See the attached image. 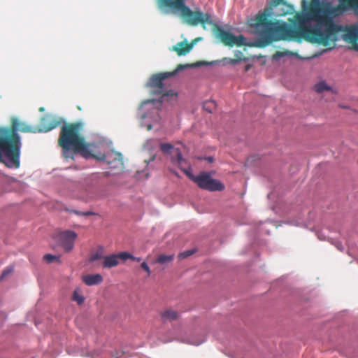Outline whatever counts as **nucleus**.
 Segmentation results:
<instances>
[{"mask_svg": "<svg viewBox=\"0 0 358 358\" xmlns=\"http://www.w3.org/2000/svg\"><path fill=\"white\" fill-rule=\"evenodd\" d=\"M131 259L133 260V261H136V262H140L141 260V257H134V256H133L131 255Z\"/></svg>", "mask_w": 358, "mask_h": 358, "instance_id": "33", "label": "nucleus"}, {"mask_svg": "<svg viewBox=\"0 0 358 358\" xmlns=\"http://www.w3.org/2000/svg\"><path fill=\"white\" fill-rule=\"evenodd\" d=\"M64 122L62 117L51 114H46L41 118L38 126H36L37 133L48 132Z\"/></svg>", "mask_w": 358, "mask_h": 358, "instance_id": "7", "label": "nucleus"}, {"mask_svg": "<svg viewBox=\"0 0 358 358\" xmlns=\"http://www.w3.org/2000/svg\"><path fill=\"white\" fill-rule=\"evenodd\" d=\"M119 352H115V358H118L120 356H119Z\"/></svg>", "mask_w": 358, "mask_h": 358, "instance_id": "37", "label": "nucleus"}, {"mask_svg": "<svg viewBox=\"0 0 358 358\" xmlns=\"http://www.w3.org/2000/svg\"><path fill=\"white\" fill-rule=\"evenodd\" d=\"M141 267L147 273V276L150 275L151 271L150 267L148 266V264L145 262L141 263Z\"/></svg>", "mask_w": 358, "mask_h": 358, "instance_id": "28", "label": "nucleus"}, {"mask_svg": "<svg viewBox=\"0 0 358 358\" xmlns=\"http://www.w3.org/2000/svg\"><path fill=\"white\" fill-rule=\"evenodd\" d=\"M206 160L210 162V163H212L213 162V157H208L206 158Z\"/></svg>", "mask_w": 358, "mask_h": 358, "instance_id": "35", "label": "nucleus"}, {"mask_svg": "<svg viewBox=\"0 0 358 358\" xmlns=\"http://www.w3.org/2000/svg\"><path fill=\"white\" fill-rule=\"evenodd\" d=\"M155 156H153V157H152V160H154V159H155Z\"/></svg>", "mask_w": 358, "mask_h": 358, "instance_id": "43", "label": "nucleus"}, {"mask_svg": "<svg viewBox=\"0 0 358 358\" xmlns=\"http://www.w3.org/2000/svg\"><path fill=\"white\" fill-rule=\"evenodd\" d=\"M194 250H186V251H184L182 252L179 253L178 257L180 259H183L185 258H187V257L191 256L192 255L194 254Z\"/></svg>", "mask_w": 358, "mask_h": 358, "instance_id": "26", "label": "nucleus"}, {"mask_svg": "<svg viewBox=\"0 0 358 358\" xmlns=\"http://www.w3.org/2000/svg\"><path fill=\"white\" fill-rule=\"evenodd\" d=\"M194 66H199V64H195V65H194Z\"/></svg>", "mask_w": 358, "mask_h": 358, "instance_id": "42", "label": "nucleus"}, {"mask_svg": "<svg viewBox=\"0 0 358 358\" xmlns=\"http://www.w3.org/2000/svg\"><path fill=\"white\" fill-rule=\"evenodd\" d=\"M287 55H292L298 58H301L296 52H294L292 51L289 50H285V51H277L273 56V59H279L280 58L287 56Z\"/></svg>", "mask_w": 358, "mask_h": 358, "instance_id": "19", "label": "nucleus"}, {"mask_svg": "<svg viewBox=\"0 0 358 358\" xmlns=\"http://www.w3.org/2000/svg\"><path fill=\"white\" fill-rule=\"evenodd\" d=\"M83 282L87 286L96 285L101 283L103 280L101 275L96 274H87L82 277Z\"/></svg>", "mask_w": 358, "mask_h": 358, "instance_id": "14", "label": "nucleus"}, {"mask_svg": "<svg viewBox=\"0 0 358 358\" xmlns=\"http://www.w3.org/2000/svg\"><path fill=\"white\" fill-rule=\"evenodd\" d=\"M58 139V144L61 148L73 146L74 151H78L85 158L92 155L89 149L90 145L86 143L83 136L80 135L82 123H63Z\"/></svg>", "mask_w": 358, "mask_h": 358, "instance_id": "4", "label": "nucleus"}, {"mask_svg": "<svg viewBox=\"0 0 358 358\" xmlns=\"http://www.w3.org/2000/svg\"><path fill=\"white\" fill-rule=\"evenodd\" d=\"M77 238V234L71 230L62 231L59 234V241L60 245L66 252H70L74 246L75 241Z\"/></svg>", "mask_w": 358, "mask_h": 358, "instance_id": "10", "label": "nucleus"}, {"mask_svg": "<svg viewBox=\"0 0 358 358\" xmlns=\"http://www.w3.org/2000/svg\"><path fill=\"white\" fill-rule=\"evenodd\" d=\"M44 260L46 261L47 263H52L53 262H60V256L59 255H53L51 254H46L43 256Z\"/></svg>", "mask_w": 358, "mask_h": 358, "instance_id": "24", "label": "nucleus"}, {"mask_svg": "<svg viewBox=\"0 0 358 358\" xmlns=\"http://www.w3.org/2000/svg\"><path fill=\"white\" fill-rule=\"evenodd\" d=\"M155 102H157V103H159V101H155V100H148L144 102L145 104H147V103H152V104H154Z\"/></svg>", "mask_w": 358, "mask_h": 358, "instance_id": "32", "label": "nucleus"}, {"mask_svg": "<svg viewBox=\"0 0 358 358\" xmlns=\"http://www.w3.org/2000/svg\"><path fill=\"white\" fill-rule=\"evenodd\" d=\"M119 264L118 256L117 255H111L104 257L103 262V268H112Z\"/></svg>", "mask_w": 358, "mask_h": 358, "instance_id": "15", "label": "nucleus"}, {"mask_svg": "<svg viewBox=\"0 0 358 358\" xmlns=\"http://www.w3.org/2000/svg\"><path fill=\"white\" fill-rule=\"evenodd\" d=\"M162 320L164 322H172L179 318L180 314L178 311L172 308H166L159 313Z\"/></svg>", "mask_w": 358, "mask_h": 358, "instance_id": "13", "label": "nucleus"}, {"mask_svg": "<svg viewBox=\"0 0 358 358\" xmlns=\"http://www.w3.org/2000/svg\"><path fill=\"white\" fill-rule=\"evenodd\" d=\"M250 65L246 66V67H245V71H248V70H249V69H250Z\"/></svg>", "mask_w": 358, "mask_h": 358, "instance_id": "38", "label": "nucleus"}, {"mask_svg": "<svg viewBox=\"0 0 358 358\" xmlns=\"http://www.w3.org/2000/svg\"><path fill=\"white\" fill-rule=\"evenodd\" d=\"M13 271V268H7L6 269H5L1 277H0V279L2 280L3 278H5L8 275H9L10 273H11Z\"/></svg>", "mask_w": 358, "mask_h": 358, "instance_id": "29", "label": "nucleus"}, {"mask_svg": "<svg viewBox=\"0 0 358 358\" xmlns=\"http://www.w3.org/2000/svg\"><path fill=\"white\" fill-rule=\"evenodd\" d=\"M235 56H236V58H234V59L225 58L224 59H228L229 60L228 63L231 64H236L239 63L241 61L246 60V58L243 56V53L241 51H236L235 52Z\"/></svg>", "mask_w": 358, "mask_h": 358, "instance_id": "22", "label": "nucleus"}, {"mask_svg": "<svg viewBox=\"0 0 358 358\" xmlns=\"http://www.w3.org/2000/svg\"><path fill=\"white\" fill-rule=\"evenodd\" d=\"M147 116L145 115H143L142 117L143 118H145Z\"/></svg>", "mask_w": 358, "mask_h": 358, "instance_id": "41", "label": "nucleus"}, {"mask_svg": "<svg viewBox=\"0 0 358 358\" xmlns=\"http://www.w3.org/2000/svg\"><path fill=\"white\" fill-rule=\"evenodd\" d=\"M216 104L214 101H206L203 103V108L205 110L212 113Z\"/></svg>", "mask_w": 358, "mask_h": 358, "instance_id": "25", "label": "nucleus"}, {"mask_svg": "<svg viewBox=\"0 0 358 358\" xmlns=\"http://www.w3.org/2000/svg\"><path fill=\"white\" fill-rule=\"evenodd\" d=\"M117 256H118V259H120L124 261L129 259H131V255L127 252H122L117 254Z\"/></svg>", "mask_w": 358, "mask_h": 358, "instance_id": "27", "label": "nucleus"}, {"mask_svg": "<svg viewBox=\"0 0 358 358\" xmlns=\"http://www.w3.org/2000/svg\"><path fill=\"white\" fill-rule=\"evenodd\" d=\"M203 342V340H201V341H200L199 342H192V343L194 344V345H198L201 344Z\"/></svg>", "mask_w": 358, "mask_h": 358, "instance_id": "36", "label": "nucleus"}, {"mask_svg": "<svg viewBox=\"0 0 358 358\" xmlns=\"http://www.w3.org/2000/svg\"><path fill=\"white\" fill-rule=\"evenodd\" d=\"M19 131L37 133V129L16 117L11 119L10 127H0V162L8 168L20 167L22 142Z\"/></svg>", "mask_w": 358, "mask_h": 358, "instance_id": "3", "label": "nucleus"}, {"mask_svg": "<svg viewBox=\"0 0 358 358\" xmlns=\"http://www.w3.org/2000/svg\"><path fill=\"white\" fill-rule=\"evenodd\" d=\"M285 15V13H280L278 15Z\"/></svg>", "mask_w": 358, "mask_h": 358, "instance_id": "40", "label": "nucleus"}, {"mask_svg": "<svg viewBox=\"0 0 358 358\" xmlns=\"http://www.w3.org/2000/svg\"><path fill=\"white\" fill-rule=\"evenodd\" d=\"M72 299L74 301H76L78 305L83 303L85 297L82 295L81 291L79 288H77L73 291Z\"/></svg>", "mask_w": 358, "mask_h": 358, "instance_id": "21", "label": "nucleus"}, {"mask_svg": "<svg viewBox=\"0 0 358 358\" xmlns=\"http://www.w3.org/2000/svg\"><path fill=\"white\" fill-rule=\"evenodd\" d=\"M181 169L191 180L202 189L215 192L222 191L224 189V185L219 180L212 178L209 173L203 171L198 176H194L189 170L182 168Z\"/></svg>", "mask_w": 358, "mask_h": 358, "instance_id": "6", "label": "nucleus"}, {"mask_svg": "<svg viewBox=\"0 0 358 358\" xmlns=\"http://www.w3.org/2000/svg\"><path fill=\"white\" fill-rule=\"evenodd\" d=\"M189 66V65L179 64L173 71L162 72L153 74L146 83V87L149 88L152 94L162 95L164 99L166 96H176L173 91H166L163 81L169 78L174 76L178 72Z\"/></svg>", "mask_w": 358, "mask_h": 358, "instance_id": "5", "label": "nucleus"}, {"mask_svg": "<svg viewBox=\"0 0 358 358\" xmlns=\"http://www.w3.org/2000/svg\"><path fill=\"white\" fill-rule=\"evenodd\" d=\"M40 111H43L44 110V108L43 107L40 108L39 109Z\"/></svg>", "mask_w": 358, "mask_h": 358, "instance_id": "39", "label": "nucleus"}, {"mask_svg": "<svg viewBox=\"0 0 358 358\" xmlns=\"http://www.w3.org/2000/svg\"><path fill=\"white\" fill-rule=\"evenodd\" d=\"M159 8L164 10L166 13L179 15L187 24L196 26L201 24L203 28L206 24L213 26L215 36L225 45L242 46L245 45V38L243 35L234 36L217 26L208 13L192 10L185 3V0H156Z\"/></svg>", "mask_w": 358, "mask_h": 358, "instance_id": "2", "label": "nucleus"}, {"mask_svg": "<svg viewBox=\"0 0 358 358\" xmlns=\"http://www.w3.org/2000/svg\"><path fill=\"white\" fill-rule=\"evenodd\" d=\"M336 9L340 10L342 15L352 9L358 15V0H338Z\"/></svg>", "mask_w": 358, "mask_h": 358, "instance_id": "11", "label": "nucleus"}, {"mask_svg": "<svg viewBox=\"0 0 358 358\" xmlns=\"http://www.w3.org/2000/svg\"><path fill=\"white\" fill-rule=\"evenodd\" d=\"M96 215V213H95L94 212H92V211H86V212H83V216H90V215Z\"/></svg>", "mask_w": 358, "mask_h": 358, "instance_id": "30", "label": "nucleus"}, {"mask_svg": "<svg viewBox=\"0 0 358 358\" xmlns=\"http://www.w3.org/2000/svg\"><path fill=\"white\" fill-rule=\"evenodd\" d=\"M174 259V255H160L158 256V257L155 259V263L166 265L170 262H171Z\"/></svg>", "mask_w": 358, "mask_h": 358, "instance_id": "17", "label": "nucleus"}, {"mask_svg": "<svg viewBox=\"0 0 358 358\" xmlns=\"http://www.w3.org/2000/svg\"><path fill=\"white\" fill-rule=\"evenodd\" d=\"M101 197H102V196L99 195L97 194H96L95 195L91 196V199H98V198H101Z\"/></svg>", "mask_w": 358, "mask_h": 358, "instance_id": "34", "label": "nucleus"}, {"mask_svg": "<svg viewBox=\"0 0 358 358\" xmlns=\"http://www.w3.org/2000/svg\"><path fill=\"white\" fill-rule=\"evenodd\" d=\"M71 213H75L78 215H83V212H81V211H79V210H69Z\"/></svg>", "mask_w": 358, "mask_h": 358, "instance_id": "31", "label": "nucleus"}, {"mask_svg": "<svg viewBox=\"0 0 358 358\" xmlns=\"http://www.w3.org/2000/svg\"><path fill=\"white\" fill-rule=\"evenodd\" d=\"M101 259H104V249L103 247H99L96 251L91 253L89 262H93Z\"/></svg>", "mask_w": 358, "mask_h": 358, "instance_id": "16", "label": "nucleus"}, {"mask_svg": "<svg viewBox=\"0 0 358 358\" xmlns=\"http://www.w3.org/2000/svg\"><path fill=\"white\" fill-rule=\"evenodd\" d=\"M343 39L351 45V48L358 51V22L347 26L346 34H343Z\"/></svg>", "mask_w": 358, "mask_h": 358, "instance_id": "8", "label": "nucleus"}, {"mask_svg": "<svg viewBox=\"0 0 358 358\" xmlns=\"http://www.w3.org/2000/svg\"><path fill=\"white\" fill-rule=\"evenodd\" d=\"M62 154L65 159H73L74 155L79 152L78 151H74L73 146H68L67 148H62Z\"/></svg>", "mask_w": 358, "mask_h": 358, "instance_id": "20", "label": "nucleus"}, {"mask_svg": "<svg viewBox=\"0 0 358 358\" xmlns=\"http://www.w3.org/2000/svg\"><path fill=\"white\" fill-rule=\"evenodd\" d=\"M330 87L323 81L318 83L315 85V90L318 92L321 93L326 90H329Z\"/></svg>", "mask_w": 358, "mask_h": 358, "instance_id": "23", "label": "nucleus"}, {"mask_svg": "<svg viewBox=\"0 0 358 358\" xmlns=\"http://www.w3.org/2000/svg\"><path fill=\"white\" fill-rule=\"evenodd\" d=\"M337 6H331L329 3H322L318 0H313L304 13H296L292 20L294 27L286 22L280 23L269 20L271 8L265 9L255 17L253 26L257 38L255 45L264 48L273 41L289 40L301 41L306 40L311 43L325 47L334 46L338 34H346L347 26L336 24L334 17L342 15Z\"/></svg>", "mask_w": 358, "mask_h": 358, "instance_id": "1", "label": "nucleus"}, {"mask_svg": "<svg viewBox=\"0 0 358 358\" xmlns=\"http://www.w3.org/2000/svg\"><path fill=\"white\" fill-rule=\"evenodd\" d=\"M159 148L164 154L169 155L174 153L176 157L174 156L171 157L172 162L174 164L178 165L180 169L182 168V165L185 162V159L182 157V155L178 148L175 149L171 143H161Z\"/></svg>", "mask_w": 358, "mask_h": 358, "instance_id": "9", "label": "nucleus"}, {"mask_svg": "<svg viewBox=\"0 0 358 358\" xmlns=\"http://www.w3.org/2000/svg\"><path fill=\"white\" fill-rule=\"evenodd\" d=\"M112 157L114 159V162H115L116 164H122L121 154L118 152H113L110 155H105L103 158V160H104L107 164H111L112 161H110L109 158Z\"/></svg>", "mask_w": 358, "mask_h": 358, "instance_id": "18", "label": "nucleus"}, {"mask_svg": "<svg viewBox=\"0 0 358 358\" xmlns=\"http://www.w3.org/2000/svg\"><path fill=\"white\" fill-rule=\"evenodd\" d=\"M193 48V43H187L186 41L179 42L173 45L171 50L176 52L178 56H182L187 54Z\"/></svg>", "mask_w": 358, "mask_h": 358, "instance_id": "12", "label": "nucleus"}]
</instances>
